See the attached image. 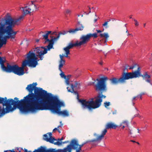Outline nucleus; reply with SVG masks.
<instances>
[{
    "mask_svg": "<svg viewBox=\"0 0 152 152\" xmlns=\"http://www.w3.org/2000/svg\"><path fill=\"white\" fill-rule=\"evenodd\" d=\"M37 83L28 85L26 89L29 93L20 101L16 97L13 99L0 97V118L12 112L17 107L23 112L40 110L49 99L47 97L52 95L47 93L42 88L37 87Z\"/></svg>",
    "mask_w": 152,
    "mask_h": 152,
    "instance_id": "nucleus-1",
    "label": "nucleus"
},
{
    "mask_svg": "<svg viewBox=\"0 0 152 152\" xmlns=\"http://www.w3.org/2000/svg\"><path fill=\"white\" fill-rule=\"evenodd\" d=\"M48 49L45 47H36L34 52L29 51L26 54L27 59L24 61L22 63V66L19 67L16 65H12L9 63L7 64L6 66L4 65L6 59L5 58H2L0 56V64L2 70L7 73L12 72L19 76L23 75L25 73L24 68L27 65L28 66L35 67L38 64L37 57H38L40 60H43V55L47 53Z\"/></svg>",
    "mask_w": 152,
    "mask_h": 152,
    "instance_id": "nucleus-2",
    "label": "nucleus"
},
{
    "mask_svg": "<svg viewBox=\"0 0 152 152\" xmlns=\"http://www.w3.org/2000/svg\"><path fill=\"white\" fill-rule=\"evenodd\" d=\"M33 1H31L32 4L28 6H25L20 8L23 11V15L17 18L13 19L9 13L5 16L3 20L4 23H0V48L4 44H5L7 39H14L17 31H14L13 28L26 15L34 12L36 9V5L33 4Z\"/></svg>",
    "mask_w": 152,
    "mask_h": 152,
    "instance_id": "nucleus-3",
    "label": "nucleus"
},
{
    "mask_svg": "<svg viewBox=\"0 0 152 152\" xmlns=\"http://www.w3.org/2000/svg\"><path fill=\"white\" fill-rule=\"evenodd\" d=\"M108 80V77L105 76L96 79L97 82L95 85V90L97 91L101 92V93L99 94L96 97L91 98L90 101L80 99L79 101L83 109H88L91 110L99 108L101 106L103 98H105L106 97L102 94V92L105 91L107 90L106 81Z\"/></svg>",
    "mask_w": 152,
    "mask_h": 152,
    "instance_id": "nucleus-4",
    "label": "nucleus"
},
{
    "mask_svg": "<svg viewBox=\"0 0 152 152\" xmlns=\"http://www.w3.org/2000/svg\"><path fill=\"white\" fill-rule=\"evenodd\" d=\"M49 99L40 110H49L54 113H56L59 115L67 117L69 115L68 112L66 110L61 111V106H64V104L61 102L56 96L52 95L48 96Z\"/></svg>",
    "mask_w": 152,
    "mask_h": 152,
    "instance_id": "nucleus-5",
    "label": "nucleus"
},
{
    "mask_svg": "<svg viewBox=\"0 0 152 152\" xmlns=\"http://www.w3.org/2000/svg\"><path fill=\"white\" fill-rule=\"evenodd\" d=\"M72 149L74 150L71 143L70 142L69 145H67L66 147L63 149L57 150H55V149H46L45 148L41 146L37 149H35L33 152H31V151H28L27 149L25 148L24 152H71Z\"/></svg>",
    "mask_w": 152,
    "mask_h": 152,
    "instance_id": "nucleus-6",
    "label": "nucleus"
},
{
    "mask_svg": "<svg viewBox=\"0 0 152 152\" xmlns=\"http://www.w3.org/2000/svg\"><path fill=\"white\" fill-rule=\"evenodd\" d=\"M137 67V77H142L143 79L145 80V81L149 83H151V82L150 79V75L148 74L147 72H145L143 75H142L140 72V69L139 67L137 64L132 66L129 68V69H133Z\"/></svg>",
    "mask_w": 152,
    "mask_h": 152,
    "instance_id": "nucleus-7",
    "label": "nucleus"
},
{
    "mask_svg": "<svg viewBox=\"0 0 152 152\" xmlns=\"http://www.w3.org/2000/svg\"><path fill=\"white\" fill-rule=\"evenodd\" d=\"M137 70L131 72H123L121 77L123 83H126V80L137 78Z\"/></svg>",
    "mask_w": 152,
    "mask_h": 152,
    "instance_id": "nucleus-8",
    "label": "nucleus"
},
{
    "mask_svg": "<svg viewBox=\"0 0 152 152\" xmlns=\"http://www.w3.org/2000/svg\"><path fill=\"white\" fill-rule=\"evenodd\" d=\"M91 142H92L91 140H88L83 142L80 145H79L77 140L73 139L71 140L70 142L74 150L76 151V152H80L82 150V147L86 144Z\"/></svg>",
    "mask_w": 152,
    "mask_h": 152,
    "instance_id": "nucleus-9",
    "label": "nucleus"
},
{
    "mask_svg": "<svg viewBox=\"0 0 152 152\" xmlns=\"http://www.w3.org/2000/svg\"><path fill=\"white\" fill-rule=\"evenodd\" d=\"M43 139L47 142H49L51 143L54 144L55 145H60L61 144V142H60L59 141L56 142H54V141L56 140H57L54 137H52V134L51 132H49L44 134Z\"/></svg>",
    "mask_w": 152,
    "mask_h": 152,
    "instance_id": "nucleus-10",
    "label": "nucleus"
},
{
    "mask_svg": "<svg viewBox=\"0 0 152 152\" xmlns=\"http://www.w3.org/2000/svg\"><path fill=\"white\" fill-rule=\"evenodd\" d=\"M80 41L79 42L77 40V41H78L79 46H80L82 45L87 43L90 40V39L87 34L86 35H82L80 37Z\"/></svg>",
    "mask_w": 152,
    "mask_h": 152,
    "instance_id": "nucleus-11",
    "label": "nucleus"
},
{
    "mask_svg": "<svg viewBox=\"0 0 152 152\" xmlns=\"http://www.w3.org/2000/svg\"><path fill=\"white\" fill-rule=\"evenodd\" d=\"M70 54H65V55H64L63 54L60 55L59 57L60 58V59L59 61V70L60 71H62V70L61 68L63 67L64 65L65 64V61L63 59V58L64 57H65L66 58H70V57L68 56V55Z\"/></svg>",
    "mask_w": 152,
    "mask_h": 152,
    "instance_id": "nucleus-12",
    "label": "nucleus"
},
{
    "mask_svg": "<svg viewBox=\"0 0 152 152\" xmlns=\"http://www.w3.org/2000/svg\"><path fill=\"white\" fill-rule=\"evenodd\" d=\"M99 36L101 38H104L105 39H103L101 40L99 42V44L102 45L103 42L104 43H106L109 37L108 34L107 33H101L99 34Z\"/></svg>",
    "mask_w": 152,
    "mask_h": 152,
    "instance_id": "nucleus-13",
    "label": "nucleus"
},
{
    "mask_svg": "<svg viewBox=\"0 0 152 152\" xmlns=\"http://www.w3.org/2000/svg\"><path fill=\"white\" fill-rule=\"evenodd\" d=\"M80 84L78 83L77 81L75 82V83L74 85L71 84V85L70 88L69 87H67V89L68 92L73 93L74 91V89L75 88H76L77 89H79L80 87Z\"/></svg>",
    "mask_w": 152,
    "mask_h": 152,
    "instance_id": "nucleus-14",
    "label": "nucleus"
},
{
    "mask_svg": "<svg viewBox=\"0 0 152 152\" xmlns=\"http://www.w3.org/2000/svg\"><path fill=\"white\" fill-rule=\"evenodd\" d=\"M50 37L51 38V39L50 40L49 39V41H47V42H49V45L46 46L48 50H50L51 49L53 48L54 42L58 39H55L56 37H54L53 38V37L51 36Z\"/></svg>",
    "mask_w": 152,
    "mask_h": 152,
    "instance_id": "nucleus-15",
    "label": "nucleus"
},
{
    "mask_svg": "<svg viewBox=\"0 0 152 152\" xmlns=\"http://www.w3.org/2000/svg\"><path fill=\"white\" fill-rule=\"evenodd\" d=\"M121 77L118 79L116 77H113L110 79L111 83L112 85H117L119 83L122 84V81L121 80Z\"/></svg>",
    "mask_w": 152,
    "mask_h": 152,
    "instance_id": "nucleus-16",
    "label": "nucleus"
},
{
    "mask_svg": "<svg viewBox=\"0 0 152 152\" xmlns=\"http://www.w3.org/2000/svg\"><path fill=\"white\" fill-rule=\"evenodd\" d=\"M84 26L82 24H78L77 27L75 29H71L69 30L70 33L72 34H75L77 31L83 30Z\"/></svg>",
    "mask_w": 152,
    "mask_h": 152,
    "instance_id": "nucleus-17",
    "label": "nucleus"
},
{
    "mask_svg": "<svg viewBox=\"0 0 152 152\" xmlns=\"http://www.w3.org/2000/svg\"><path fill=\"white\" fill-rule=\"evenodd\" d=\"M118 126L112 122H109L107 123L105 126L106 129H115Z\"/></svg>",
    "mask_w": 152,
    "mask_h": 152,
    "instance_id": "nucleus-18",
    "label": "nucleus"
},
{
    "mask_svg": "<svg viewBox=\"0 0 152 152\" xmlns=\"http://www.w3.org/2000/svg\"><path fill=\"white\" fill-rule=\"evenodd\" d=\"M74 47H80L78 43V41H77L74 44L71 42L69 43L68 44V45L66 46V47L69 50L72 48Z\"/></svg>",
    "mask_w": 152,
    "mask_h": 152,
    "instance_id": "nucleus-19",
    "label": "nucleus"
},
{
    "mask_svg": "<svg viewBox=\"0 0 152 152\" xmlns=\"http://www.w3.org/2000/svg\"><path fill=\"white\" fill-rule=\"evenodd\" d=\"M69 32L70 33L69 30V31H65L64 30L59 32L58 34V36L57 37H56L55 39H58L61 36L66 35Z\"/></svg>",
    "mask_w": 152,
    "mask_h": 152,
    "instance_id": "nucleus-20",
    "label": "nucleus"
},
{
    "mask_svg": "<svg viewBox=\"0 0 152 152\" xmlns=\"http://www.w3.org/2000/svg\"><path fill=\"white\" fill-rule=\"evenodd\" d=\"M128 122L127 120H124L123 121L122 123H121L119 126H122V128L124 129L126 126H128Z\"/></svg>",
    "mask_w": 152,
    "mask_h": 152,
    "instance_id": "nucleus-21",
    "label": "nucleus"
},
{
    "mask_svg": "<svg viewBox=\"0 0 152 152\" xmlns=\"http://www.w3.org/2000/svg\"><path fill=\"white\" fill-rule=\"evenodd\" d=\"M103 137H104L101 134V135L98 136L96 139L91 140V141L92 142H94L99 141H100L102 140V138Z\"/></svg>",
    "mask_w": 152,
    "mask_h": 152,
    "instance_id": "nucleus-22",
    "label": "nucleus"
},
{
    "mask_svg": "<svg viewBox=\"0 0 152 152\" xmlns=\"http://www.w3.org/2000/svg\"><path fill=\"white\" fill-rule=\"evenodd\" d=\"M90 39L91 37L94 38H96L97 37V34L96 33H94L93 34L89 33L88 34Z\"/></svg>",
    "mask_w": 152,
    "mask_h": 152,
    "instance_id": "nucleus-23",
    "label": "nucleus"
},
{
    "mask_svg": "<svg viewBox=\"0 0 152 152\" xmlns=\"http://www.w3.org/2000/svg\"><path fill=\"white\" fill-rule=\"evenodd\" d=\"M42 37H43V39L45 40V43H46L47 42V41H49V39H48V35L46 33L45 34L42 35Z\"/></svg>",
    "mask_w": 152,
    "mask_h": 152,
    "instance_id": "nucleus-24",
    "label": "nucleus"
},
{
    "mask_svg": "<svg viewBox=\"0 0 152 152\" xmlns=\"http://www.w3.org/2000/svg\"><path fill=\"white\" fill-rule=\"evenodd\" d=\"M63 50L65 52V54L67 53L70 54L69 50L66 47L64 48Z\"/></svg>",
    "mask_w": 152,
    "mask_h": 152,
    "instance_id": "nucleus-25",
    "label": "nucleus"
},
{
    "mask_svg": "<svg viewBox=\"0 0 152 152\" xmlns=\"http://www.w3.org/2000/svg\"><path fill=\"white\" fill-rule=\"evenodd\" d=\"M107 129H106V128H105V129H104L103 131H102V132L101 135L103 136L104 137L107 132Z\"/></svg>",
    "mask_w": 152,
    "mask_h": 152,
    "instance_id": "nucleus-26",
    "label": "nucleus"
},
{
    "mask_svg": "<svg viewBox=\"0 0 152 152\" xmlns=\"http://www.w3.org/2000/svg\"><path fill=\"white\" fill-rule=\"evenodd\" d=\"M111 20V19H109L108 21H106L104 22V23L103 24L102 26H105V28H108V26H107V25L108 23V22L109 21H110Z\"/></svg>",
    "mask_w": 152,
    "mask_h": 152,
    "instance_id": "nucleus-27",
    "label": "nucleus"
},
{
    "mask_svg": "<svg viewBox=\"0 0 152 152\" xmlns=\"http://www.w3.org/2000/svg\"><path fill=\"white\" fill-rule=\"evenodd\" d=\"M72 12V10L69 9H67L66 10V14L69 15H70Z\"/></svg>",
    "mask_w": 152,
    "mask_h": 152,
    "instance_id": "nucleus-28",
    "label": "nucleus"
},
{
    "mask_svg": "<svg viewBox=\"0 0 152 152\" xmlns=\"http://www.w3.org/2000/svg\"><path fill=\"white\" fill-rule=\"evenodd\" d=\"M61 73L60 74L61 77L64 78L65 79H66V76L64 75V73L62 71H61Z\"/></svg>",
    "mask_w": 152,
    "mask_h": 152,
    "instance_id": "nucleus-29",
    "label": "nucleus"
},
{
    "mask_svg": "<svg viewBox=\"0 0 152 152\" xmlns=\"http://www.w3.org/2000/svg\"><path fill=\"white\" fill-rule=\"evenodd\" d=\"M104 104L105 107H107L110 105V102H104Z\"/></svg>",
    "mask_w": 152,
    "mask_h": 152,
    "instance_id": "nucleus-30",
    "label": "nucleus"
},
{
    "mask_svg": "<svg viewBox=\"0 0 152 152\" xmlns=\"http://www.w3.org/2000/svg\"><path fill=\"white\" fill-rule=\"evenodd\" d=\"M88 7L89 8V9L90 10V11H88V12H84V15L86 14V15H88L90 13H91V8L89 6H88Z\"/></svg>",
    "mask_w": 152,
    "mask_h": 152,
    "instance_id": "nucleus-31",
    "label": "nucleus"
},
{
    "mask_svg": "<svg viewBox=\"0 0 152 152\" xmlns=\"http://www.w3.org/2000/svg\"><path fill=\"white\" fill-rule=\"evenodd\" d=\"M134 20L135 22L134 25L136 26H137L139 25V23L137 20L135 19H134Z\"/></svg>",
    "mask_w": 152,
    "mask_h": 152,
    "instance_id": "nucleus-32",
    "label": "nucleus"
},
{
    "mask_svg": "<svg viewBox=\"0 0 152 152\" xmlns=\"http://www.w3.org/2000/svg\"><path fill=\"white\" fill-rule=\"evenodd\" d=\"M145 94V93L144 92L141 93L140 94L138 95L137 96V97H139L141 99H142V96L143 95H144Z\"/></svg>",
    "mask_w": 152,
    "mask_h": 152,
    "instance_id": "nucleus-33",
    "label": "nucleus"
},
{
    "mask_svg": "<svg viewBox=\"0 0 152 152\" xmlns=\"http://www.w3.org/2000/svg\"><path fill=\"white\" fill-rule=\"evenodd\" d=\"M66 80H65V83L67 85H69V79L68 78H66V79H65Z\"/></svg>",
    "mask_w": 152,
    "mask_h": 152,
    "instance_id": "nucleus-34",
    "label": "nucleus"
},
{
    "mask_svg": "<svg viewBox=\"0 0 152 152\" xmlns=\"http://www.w3.org/2000/svg\"><path fill=\"white\" fill-rule=\"evenodd\" d=\"M4 152H16L15 151L12 150H6L4 151Z\"/></svg>",
    "mask_w": 152,
    "mask_h": 152,
    "instance_id": "nucleus-35",
    "label": "nucleus"
},
{
    "mask_svg": "<svg viewBox=\"0 0 152 152\" xmlns=\"http://www.w3.org/2000/svg\"><path fill=\"white\" fill-rule=\"evenodd\" d=\"M45 33L47 34L48 35L49 34L52 33V31H46L45 32Z\"/></svg>",
    "mask_w": 152,
    "mask_h": 152,
    "instance_id": "nucleus-36",
    "label": "nucleus"
},
{
    "mask_svg": "<svg viewBox=\"0 0 152 152\" xmlns=\"http://www.w3.org/2000/svg\"><path fill=\"white\" fill-rule=\"evenodd\" d=\"M69 142V141H65L63 142H61V144L62 143L65 144V143H66L68 142Z\"/></svg>",
    "mask_w": 152,
    "mask_h": 152,
    "instance_id": "nucleus-37",
    "label": "nucleus"
},
{
    "mask_svg": "<svg viewBox=\"0 0 152 152\" xmlns=\"http://www.w3.org/2000/svg\"><path fill=\"white\" fill-rule=\"evenodd\" d=\"M64 139V138L63 137H62L60 139V138H58V141H62V140H63Z\"/></svg>",
    "mask_w": 152,
    "mask_h": 152,
    "instance_id": "nucleus-38",
    "label": "nucleus"
},
{
    "mask_svg": "<svg viewBox=\"0 0 152 152\" xmlns=\"http://www.w3.org/2000/svg\"><path fill=\"white\" fill-rule=\"evenodd\" d=\"M96 31L97 33H101L102 32V31L99 30H96Z\"/></svg>",
    "mask_w": 152,
    "mask_h": 152,
    "instance_id": "nucleus-39",
    "label": "nucleus"
},
{
    "mask_svg": "<svg viewBox=\"0 0 152 152\" xmlns=\"http://www.w3.org/2000/svg\"><path fill=\"white\" fill-rule=\"evenodd\" d=\"M73 92H74L76 95H77V96H78V94L77 91H75L74 90V91H73Z\"/></svg>",
    "mask_w": 152,
    "mask_h": 152,
    "instance_id": "nucleus-40",
    "label": "nucleus"
},
{
    "mask_svg": "<svg viewBox=\"0 0 152 152\" xmlns=\"http://www.w3.org/2000/svg\"><path fill=\"white\" fill-rule=\"evenodd\" d=\"M73 92H74L76 95H77V96H78V94L77 91H75L74 90V91H73Z\"/></svg>",
    "mask_w": 152,
    "mask_h": 152,
    "instance_id": "nucleus-41",
    "label": "nucleus"
},
{
    "mask_svg": "<svg viewBox=\"0 0 152 152\" xmlns=\"http://www.w3.org/2000/svg\"><path fill=\"white\" fill-rule=\"evenodd\" d=\"M129 134L131 135H132L134 134V133L131 132V130H130V131L129 132Z\"/></svg>",
    "mask_w": 152,
    "mask_h": 152,
    "instance_id": "nucleus-42",
    "label": "nucleus"
},
{
    "mask_svg": "<svg viewBox=\"0 0 152 152\" xmlns=\"http://www.w3.org/2000/svg\"><path fill=\"white\" fill-rule=\"evenodd\" d=\"M116 113H117V111H116V110H115L113 112V114H116Z\"/></svg>",
    "mask_w": 152,
    "mask_h": 152,
    "instance_id": "nucleus-43",
    "label": "nucleus"
},
{
    "mask_svg": "<svg viewBox=\"0 0 152 152\" xmlns=\"http://www.w3.org/2000/svg\"><path fill=\"white\" fill-rule=\"evenodd\" d=\"M137 97V96L134 97L132 99V100H134Z\"/></svg>",
    "mask_w": 152,
    "mask_h": 152,
    "instance_id": "nucleus-44",
    "label": "nucleus"
},
{
    "mask_svg": "<svg viewBox=\"0 0 152 152\" xmlns=\"http://www.w3.org/2000/svg\"><path fill=\"white\" fill-rule=\"evenodd\" d=\"M57 130V128H56L54 129L53 130V132H54L55 130Z\"/></svg>",
    "mask_w": 152,
    "mask_h": 152,
    "instance_id": "nucleus-45",
    "label": "nucleus"
},
{
    "mask_svg": "<svg viewBox=\"0 0 152 152\" xmlns=\"http://www.w3.org/2000/svg\"><path fill=\"white\" fill-rule=\"evenodd\" d=\"M146 25V23H144L143 24V27L144 28H145V27Z\"/></svg>",
    "mask_w": 152,
    "mask_h": 152,
    "instance_id": "nucleus-46",
    "label": "nucleus"
},
{
    "mask_svg": "<svg viewBox=\"0 0 152 152\" xmlns=\"http://www.w3.org/2000/svg\"><path fill=\"white\" fill-rule=\"evenodd\" d=\"M39 39H36V41L37 42H39Z\"/></svg>",
    "mask_w": 152,
    "mask_h": 152,
    "instance_id": "nucleus-47",
    "label": "nucleus"
},
{
    "mask_svg": "<svg viewBox=\"0 0 152 152\" xmlns=\"http://www.w3.org/2000/svg\"><path fill=\"white\" fill-rule=\"evenodd\" d=\"M131 141L132 142H136L135 141L133 140H131Z\"/></svg>",
    "mask_w": 152,
    "mask_h": 152,
    "instance_id": "nucleus-48",
    "label": "nucleus"
},
{
    "mask_svg": "<svg viewBox=\"0 0 152 152\" xmlns=\"http://www.w3.org/2000/svg\"><path fill=\"white\" fill-rule=\"evenodd\" d=\"M139 115V114H136V115H134V116H135V117H137V116H138Z\"/></svg>",
    "mask_w": 152,
    "mask_h": 152,
    "instance_id": "nucleus-49",
    "label": "nucleus"
},
{
    "mask_svg": "<svg viewBox=\"0 0 152 152\" xmlns=\"http://www.w3.org/2000/svg\"><path fill=\"white\" fill-rule=\"evenodd\" d=\"M97 20V19H95L94 20V22H96Z\"/></svg>",
    "mask_w": 152,
    "mask_h": 152,
    "instance_id": "nucleus-50",
    "label": "nucleus"
},
{
    "mask_svg": "<svg viewBox=\"0 0 152 152\" xmlns=\"http://www.w3.org/2000/svg\"><path fill=\"white\" fill-rule=\"evenodd\" d=\"M129 35H131L132 36H133V35L131 34H128V36Z\"/></svg>",
    "mask_w": 152,
    "mask_h": 152,
    "instance_id": "nucleus-51",
    "label": "nucleus"
},
{
    "mask_svg": "<svg viewBox=\"0 0 152 152\" xmlns=\"http://www.w3.org/2000/svg\"><path fill=\"white\" fill-rule=\"evenodd\" d=\"M57 130L58 131V132H59V133H60V132H60V131L59 130V129H57Z\"/></svg>",
    "mask_w": 152,
    "mask_h": 152,
    "instance_id": "nucleus-52",
    "label": "nucleus"
},
{
    "mask_svg": "<svg viewBox=\"0 0 152 152\" xmlns=\"http://www.w3.org/2000/svg\"><path fill=\"white\" fill-rule=\"evenodd\" d=\"M113 21H115V19H111Z\"/></svg>",
    "mask_w": 152,
    "mask_h": 152,
    "instance_id": "nucleus-53",
    "label": "nucleus"
},
{
    "mask_svg": "<svg viewBox=\"0 0 152 152\" xmlns=\"http://www.w3.org/2000/svg\"><path fill=\"white\" fill-rule=\"evenodd\" d=\"M126 33H128V30H127V29L126 28Z\"/></svg>",
    "mask_w": 152,
    "mask_h": 152,
    "instance_id": "nucleus-54",
    "label": "nucleus"
},
{
    "mask_svg": "<svg viewBox=\"0 0 152 152\" xmlns=\"http://www.w3.org/2000/svg\"><path fill=\"white\" fill-rule=\"evenodd\" d=\"M34 0V1H33V3H34V2H36V1H37V0Z\"/></svg>",
    "mask_w": 152,
    "mask_h": 152,
    "instance_id": "nucleus-55",
    "label": "nucleus"
},
{
    "mask_svg": "<svg viewBox=\"0 0 152 152\" xmlns=\"http://www.w3.org/2000/svg\"><path fill=\"white\" fill-rule=\"evenodd\" d=\"M129 18H132V19H133V18H132V16H129Z\"/></svg>",
    "mask_w": 152,
    "mask_h": 152,
    "instance_id": "nucleus-56",
    "label": "nucleus"
},
{
    "mask_svg": "<svg viewBox=\"0 0 152 152\" xmlns=\"http://www.w3.org/2000/svg\"><path fill=\"white\" fill-rule=\"evenodd\" d=\"M137 130H138V132H137L138 133H140V132H139L140 130H139V129H138Z\"/></svg>",
    "mask_w": 152,
    "mask_h": 152,
    "instance_id": "nucleus-57",
    "label": "nucleus"
},
{
    "mask_svg": "<svg viewBox=\"0 0 152 152\" xmlns=\"http://www.w3.org/2000/svg\"><path fill=\"white\" fill-rule=\"evenodd\" d=\"M99 64H101V65H102V62H101L99 63Z\"/></svg>",
    "mask_w": 152,
    "mask_h": 152,
    "instance_id": "nucleus-58",
    "label": "nucleus"
},
{
    "mask_svg": "<svg viewBox=\"0 0 152 152\" xmlns=\"http://www.w3.org/2000/svg\"><path fill=\"white\" fill-rule=\"evenodd\" d=\"M95 81H96V80H94V82H92V84H93L95 83Z\"/></svg>",
    "mask_w": 152,
    "mask_h": 152,
    "instance_id": "nucleus-59",
    "label": "nucleus"
},
{
    "mask_svg": "<svg viewBox=\"0 0 152 152\" xmlns=\"http://www.w3.org/2000/svg\"><path fill=\"white\" fill-rule=\"evenodd\" d=\"M77 15V16H78V17H80V15H79V14H78V15Z\"/></svg>",
    "mask_w": 152,
    "mask_h": 152,
    "instance_id": "nucleus-60",
    "label": "nucleus"
},
{
    "mask_svg": "<svg viewBox=\"0 0 152 152\" xmlns=\"http://www.w3.org/2000/svg\"><path fill=\"white\" fill-rule=\"evenodd\" d=\"M94 135L95 136H96L97 135V134H94Z\"/></svg>",
    "mask_w": 152,
    "mask_h": 152,
    "instance_id": "nucleus-61",
    "label": "nucleus"
},
{
    "mask_svg": "<svg viewBox=\"0 0 152 152\" xmlns=\"http://www.w3.org/2000/svg\"><path fill=\"white\" fill-rule=\"evenodd\" d=\"M136 143H137V144H138L139 145L140 144L138 142H136Z\"/></svg>",
    "mask_w": 152,
    "mask_h": 152,
    "instance_id": "nucleus-62",
    "label": "nucleus"
},
{
    "mask_svg": "<svg viewBox=\"0 0 152 152\" xmlns=\"http://www.w3.org/2000/svg\"><path fill=\"white\" fill-rule=\"evenodd\" d=\"M91 9H95L94 8V7H92Z\"/></svg>",
    "mask_w": 152,
    "mask_h": 152,
    "instance_id": "nucleus-63",
    "label": "nucleus"
},
{
    "mask_svg": "<svg viewBox=\"0 0 152 152\" xmlns=\"http://www.w3.org/2000/svg\"><path fill=\"white\" fill-rule=\"evenodd\" d=\"M127 24H125V27H126V25H127Z\"/></svg>",
    "mask_w": 152,
    "mask_h": 152,
    "instance_id": "nucleus-64",
    "label": "nucleus"
}]
</instances>
